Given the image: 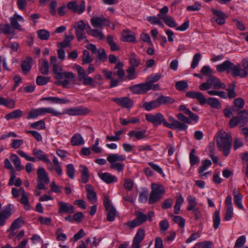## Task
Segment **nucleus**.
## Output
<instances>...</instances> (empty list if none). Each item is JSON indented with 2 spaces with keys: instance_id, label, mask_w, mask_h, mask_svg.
<instances>
[{
  "instance_id": "obj_1",
  "label": "nucleus",
  "mask_w": 248,
  "mask_h": 248,
  "mask_svg": "<svg viewBox=\"0 0 248 248\" xmlns=\"http://www.w3.org/2000/svg\"><path fill=\"white\" fill-rule=\"evenodd\" d=\"M232 138L230 133L221 131L217 139V144L219 150L223 151V154L227 156L230 151Z\"/></svg>"
},
{
  "instance_id": "obj_2",
  "label": "nucleus",
  "mask_w": 248,
  "mask_h": 248,
  "mask_svg": "<svg viewBox=\"0 0 248 248\" xmlns=\"http://www.w3.org/2000/svg\"><path fill=\"white\" fill-rule=\"evenodd\" d=\"M165 192V190L162 185L152 184L148 199L149 204H152L158 202L163 197Z\"/></svg>"
},
{
  "instance_id": "obj_3",
  "label": "nucleus",
  "mask_w": 248,
  "mask_h": 248,
  "mask_svg": "<svg viewBox=\"0 0 248 248\" xmlns=\"http://www.w3.org/2000/svg\"><path fill=\"white\" fill-rule=\"evenodd\" d=\"M237 115L236 116H233L230 120L229 126L231 128L235 127L237 125L242 127L248 123V111L247 110L243 109L239 111Z\"/></svg>"
},
{
  "instance_id": "obj_4",
  "label": "nucleus",
  "mask_w": 248,
  "mask_h": 248,
  "mask_svg": "<svg viewBox=\"0 0 248 248\" xmlns=\"http://www.w3.org/2000/svg\"><path fill=\"white\" fill-rule=\"evenodd\" d=\"M78 72V80L82 81V84L85 86H91L94 87V81L93 78L89 77L85 73V70L79 65H75L74 68Z\"/></svg>"
},
{
  "instance_id": "obj_5",
  "label": "nucleus",
  "mask_w": 248,
  "mask_h": 248,
  "mask_svg": "<svg viewBox=\"0 0 248 248\" xmlns=\"http://www.w3.org/2000/svg\"><path fill=\"white\" fill-rule=\"evenodd\" d=\"M54 78L57 79H62L63 78L72 79L74 78V74L70 72H62V68L61 66L55 65L53 66Z\"/></svg>"
},
{
  "instance_id": "obj_6",
  "label": "nucleus",
  "mask_w": 248,
  "mask_h": 248,
  "mask_svg": "<svg viewBox=\"0 0 248 248\" xmlns=\"http://www.w3.org/2000/svg\"><path fill=\"white\" fill-rule=\"evenodd\" d=\"M87 24H86L83 20H80L75 23L74 28L75 29L76 37L78 41H81L86 39L85 30H87Z\"/></svg>"
},
{
  "instance_id": "obj_7",
  "label": "nucleus",
  "mask_w": 248,
  "mask_h": 248,
  "mask_svg": "<svg viewBox=\"0 0 248 248\" xmlns=\"http://www.w3.org/2000/svg\"><path fill=\"white\" fill-rule=\"evenodd\" d=\"M169 121L170 123H169L167 122L165 119L164 120V125L168 128L176 129L177 130H186L187 128V125L185 124L180 122L179 121L175 120L173 117H170L169 118Z\"/></svg>"
},
{
  "instance_id": "obj_8",
  "label": "nucleus",
  "mask_w": 248,
  "mask_h": 248,
  "mask_svg": "<svg viewBox=\"0 0 248 248\" xmlns=\"http://www.w3.org/2000/svg\"><path fill=\"white\" fill-rule=\"evenodd\" d=\"M92 26L97 29H103V26H110V21L103 16L99 17H93L90 19Z\"/></svg>"
},
{
  "instance_id": "obj_9",
  "label": "nucleus",
  "mask_w": 248,
  "mask_h": 248,
  "mask_svg": "<svg viewBox=\"0 0 248 248\" xmlns=\"http://www.w3.org/2000/svg\"><path fill=\"white\" fill-rule=\"evenodd\" d=\"M104 205L106 210L108 211L107 220L108 221H113L115 219L117 212L107 196L104 197Z\"/></svg>"
},
{
  "instance_id": "obj_10",
  "label": "nucleus",
  "mask_w": 248,
  "mask_h": 248,
  "mask_svg": "<svg viewBox=\"0 0 248 248\" xmlns=\"http://www.w3.org/2000/svg\"><path fill=\"white\" fill-rule=\"evenodd\" d=\"M67 7L71 12L80 15L85 11V2L84 0H82L80 4L78 5L77 0H74L69 2L67 4Z\"/></svg>"
},
{
  "instance_id": "obj_11",
  "label": "nucleus",
  "mask_w": 248,
  "mask_h": 248,
  "mask_svg": "<svg viewBox=\"0 0 248 248\" xmlns=\"http://www.w3.org/2000/svg\"><path fill=\"white\" fill-rule=\"evenodd\" d=\"M146 120L153 124L155 126H157L163 124L164 125L165 118L160 113H157L155 115L146 114L145 115Z\"/></svg>"
},
{
  "instance_id": "obj_12",
  "label": "nucleus",
  "mask_w": 248,
  "mask_h": 248,
  "mask_svg": "<svg viewBox=\"0 0 248 248\" xmlns=\"http://www.w3.org/2000/svg\"><path fill=\"white\" fill-rule=\"evenodd\" d=\"M88 108L82 106L72 107L66 109L64 113L68 114L70 116H78L86 115L89 113Z\"/></svg>"
},
{
  "instance_id": "obj_13",
  "label": "nucleus",
  "mask_w": 248,
  "mask_h": 248,
  "mask_svg": "<svg viewBox=\"0 0 248 248\" xmlns=\"http://www.w3.org/2000/svg\"><path fill=\"white\" fill-rule=\"evenodd\" d=\"M118 106L126 108H131L133 106V101L128 97L114 98L112 99Z\"/></svg>"
},
{
  "instance_id": "obj_14",
  "label": "nucleus",
  "mask_w": 248,
  "mask_h": 248,
  "mask_svg": "<svg viewBox=\"0 0 248 248\" xmlns=\"http://www.w3.org/2000/svg\"><path fill=\"white\" fill-rule=\"evenodd\" d=\"M211 11L216 17H213L211 19L212 22H216L219 25H222L225 23V18L227 15L221 10L212 9Z\"/></svg>"
},
{
  "instance_id": "obj_15",
  "label": "nucleus",
  "mask_w": 248,
  "mask_h": 248,
  "mask_svg": "<svg viewBox=\"0 0 248 248\" xmlns=\"http://www.w3.org/2000/svg\"><path fill=\"white\" fill-rule=\"evenodd\" d=\"M13 205L9 204L4 207L3 210L0 212V226L5 224V221L12 215V209Z\"/></svg>"
},
{
  "instance_id": "obj_16",
  "label": "nucleus",
  "mask_w": 248,
  "mask_h": 248,
  "mask_svg": "<svg viewBox=\"0 0 248 248\" xmlns=\"http://www.w3.org/2000/svg\"><path fill=\"white\" fill-rule=\"evenodd\" d=\"M145 236V231L143 229H138L133 239L132 248H140V243L143 240Z\"/></svg>"
},
{
  "instance_id": "obj_17",
  "label": "nucleus",
  "mask_w": 248,
  "mask_h": 248,
  "mask_svg": "<svg viewBox=\"0 0 248 248\" xmlns=\"http://www.w3.org/2000/svg\"><path fill=\"white\" fill-rule=\"evenodd\" d=\"M58 204L59 206V214H61L66 213L70 214L74 212V206L69 203L59 201L58 202Z\"/></svg>"
},
{
  "instance_id": "obj_18",
  "label": "nucleus",
  "mask_w": 248,
  "mask_h": 248,
  "mask_svg": "<svg viewBox=\"0 0 248 248\" xmlns=\"http://www.w3.org/2000/svg\"><path fill=\"white\" fill-rule=\"evenodd\" d=\"M231 73L234 78L239 77L241 78H244L248 75V72L243 68L242 69L239 64L236 65L233 64Z\"/></svg>"
},
{
  "instance_id": "obj_19",
  "label": "nucleus",
  "mask_w": 248,
  "mask_h": 248,
  "mask_svg": "<svg viewBox=\"0 0 248 248\" xmlns=\"http://www.w3.org/2000/svg\"><path fill=\"white\" fill-rule=\"evenodd\" d=\"M186 96L188 98L196 99L201 105H204L206 103V99L201 92L188 91L186 94Z\"/></svg>"
},
{
  "instance_id": "obj_20",
  "label": "nucleus",
  "mask_w": 248,
  "mask_h": 248,
  "mask_svg": "<svg viewBox=\"0 0 248 248\" xmlns=\"http://www.w3.org/2000/svg\"><path fill=\"white\" fill-rule=\"evenodd\" d=\"M102 30V29L97 28L93 29L91 28L90 25L87 24V33L89 35H91L100 40H103L105 38Z\"/></svg>"
},
{
  "instance_id": "obj_21",
  "label": "nucleus",
  "mask_w": 248,
  "mask_h": 248,
  "mask_svg": "<svg viewBox=\"0 0 248 248\" xmlns=\"http://www.w3.org/2000/svg\"><path fill=\"white\" fill-rule=\"evenodd\" d=\"M98 175L102 180L108 184L116 183L118 181V178L116 176L108 172H100L98 173Z\"/></svg>"
},
{
  "instance_id": "obj_22",
  "label": "nucleus",
  "mask_w": 248,
  "mask_h": 248,
  "mask_svg": "<svg viewBox=\"0 0 248 248\" xmlns=\"http://www.w3.org/2000/svg\"><path fill=\"white\" fill-rule=\"evenodd\" d=\"M208 78L211 87H212L215 89H225V84L222 83L219 78H216L214 76H210Z\"/></svg>"
},
{
  "instance_id": "obj_23",
  "label": "nucleus",
  "mask_w": 248,
  "mask_h": 248,
  "mask_svg": "<svg viewBox=\"0 0 248 248\" xmlns=\"http://www.w3.org/2000/svg\"><path fill=\"white\" fill-rule=\"evenodd\" d=\"M233 63L229 60H226L221 64L217 66V70L218 72L226 71L227 73H231Z\"/></svg>"
},
{
  "instance_id": "obj_24",
  "label": "nucleus",
  "mask_w": 248,
  "mask_h": 248,
  "mask_svg": "<svg viewBox=\"0 0 248 248\" xmlns=\"http://www.w3.org/2000/svg\"><path fill=\"white\" fill-rule=\"evenodd\" d=\"M85 187L88 200L92 203H94L97 201V196L96 193L93 190V187L90 184H87Z\"/></svg>"
},
{
  "instance_id": "obj_25",
  "label": "nucleus",
  "mask_w": 248,
  "mask_h": 248,
  "mask_svg": "<svg viewBox=\"0 0 248 248\" xmlns=\"http://www.w3.org/2000/svg\"><path fill=\"white\" fill-rule=\"evenodd\" d=\"M37 182H43L46 184H48L50 180L46 173L45 169L43 167H39L37 170Z\"/></svg>"
},
{
  "instance_id": "obj_26",
  "label": "nucleus",
  "mask_w": 248,
  "mask_h": 248,
  "mask_svg": "<svg viewBox=\"0 0 248 248\" xmlns=\"http://www.w3.org/2000/svg\"><path fill=\"white\" fill-rule=\"evenodd\" d=\"M146 83L135 85L129 88L130 91L135 94H141L147 92Z\"/></svg>"
},
{
  "instance_id": "obj_27",
  "label": "nucleus",
  "mask_w": 248,
  "mask_h": 248,
  "mask_svg": "<svg viewBox=\"0 0 248 248\" xmlns=\"http://www.w3.org/2000/svg\"><path fill=\"white\" fill-rule=\"evenodd\" d=\"M126 159V156L123 155L113 154L109 155L107 157V161L110 163H117V161H123Z\"/></svg>"
},
{
  "instance_id": "obj_28",
  "label": "nucleus",
  "mask_w": 248,
  "mask_h": 248,
  "mask_svg": "<svg viewBox=\"0 0 248 248\" xmlns=\"http://www.w3.org/2000/svg\"><path fill=\"white\" fill-rule=\"evenodd\" d=\"M79 168V171L81 173V182L82 183L86 184L89 179V170L86 166L83 165L80 166Z\"/></svg>"
},
{
  "instance_id": "obj_29",
  "label": "nucleus",
  "mask_w": 248,
  "mask_h": 248,
  "mask_svg": "<svg viewBox=\"0 0 248 248\" xmlns=\"http://www.w3.org/2000/svg\"><path fill=\"white\" fill-rule=\"evenodd\" d=\"M32 60V58L29 57L22 62L21 67L25 74H27L31 69Z\"/></svg>"
},
{
  "instance_id": "obj_30",
  "label": "nucleus",
  "mask_w": 248,
  "mask_h": 248,
  "mask_svg": "<svg viewBox=\"0 0 248 248\" xmlns=\"http://www.w3.org/2000/svg\"><path fill=\"white\" fill-rule=\"evenodd\" d=\"M10 158L17 170L20 171L24 169V167L21 165L20 158L16 155L14 154L11 155Z\"/></svg>"
},
{
  "instance_id": "obj_31",
  "label": "nucleus",
  "mask_w": 248,
  "mask_h": 248,
  "mask_svg": "<svg viewBox=\"0 0 248 248\" xmlns=\"http://www.w3.org/2000/svg\"><path fill=\"white\" fill-rule=\"evenodd\" d=\"M122 41L124 42H135L136 37L128 30L124 31L122 33Z\"/></svg>"
},
{
  "instance_id": "obj_32",
  "label": "nucleus",
  "mask_w": 248,
  "mask_h": 248,
  "mask_svg": "<svg viewBox=\"0 0 248 248\" xmlns=\"http://www.w3.org/2000/svg\"><path fill=\"white\" fill-rule=\"evenodd\" d=\"M71 143L73 146H78L84 144V141L81 135L76 134L71 138Z\"/></svg>"
},
{
  "instance_id": "obj_33",
  "label": "nucleus",
  "mask_w": 248,
  "mask_h": 248,
  "mask_svg": "<svg viewBox=\"0 0 248 248\" xmlns=\"http://www.w3.org/2000/svg\"><path fill=\"white\" fill-rule=\"evenodd\" d=\"M140 63V59L136 55L134 52H132L129 58V66L134 68L138 67Z\"/></svg>"
},
{
  "instance_id": "obj_34",
  "label": "nucleus",
  "mask_w": 248,
  "mask_h": 248,
  "mask_svg": "<svg viewBox=\"0 0 248 248\" xmlns=\"http://www.w3.org/2000/svg\"><path fill=\"white\" fill-rule=\"evenodd\" d=\"M160 106L158 100L157 98L150 102H146L143 104V107L146 110L149 111Z\"/></svg>"
},
{
  "instance_id": "obj_35",
  "label": "nucleus",
  "mask_w": 248,
  "mask_h": 248,
  "mask_svg": "<svg viewBox=\"0 0 248 248\" xmlns=\"http://www.w3.org/2000/svg\"><path fill=\"white\" fill-rule=\"evenodd\" d=\"M74 37L73 35L65 36L63 41L59 43L57 46L61 48H64L70 46V42L73 40Z\"/></svg>"
},
{
  "instance_id": "obj_36",
  "label": "nucleus",
  "mask_w": 248,
  "mask_h": 248,
  "mask_svg": "<svg viewBox=\"0 0 248 248\" xmlns=\"http://www.w3.org/2000/svg\"><path fill=\"white\" fill-rule=\"evenodd\" d=\"M234 106L232 108V110L234 111H238L242 108L245 105V101L242 98H237L233 101Z\"/></svg>"
},
{
  "instance_id": "obj_37",
  "label": "nucleus",
  "mask_w": 248,
  "mask_h": 248,
  "mask_svg": "<svg viewBox=\"0 0 248 248\" xmlns=\"http://www.w3.org/2000/svg\"><path fill=\"white\" fill-rule=\"evenodd\" d=\"M32 154L39 160L42 161L43 162L47 158L45 153L40 149L36 148L34 149L32 152Z\"/></svg>"
},
{
  "instance_id": "obj_38",
  "label": "nucleus",
  "mask_w": 248,
  "mask_h": 248,
  "mask_svg": "<svg viewBox=\"0 0 248 248\" xmlns=\"http://www.w3.org/2000/svg\"><path fill=\"white\" fill-rule=\"evenodd\" d=\"M15 101L12 99L0 96V105L12 108L15 107Z\"/></svg>"
},
{
  "instance_id": "obj_39",
  "label": "nucleus",
  "mask_w": 248,
  "mask_h": 248,
  "mask_svg": "<svg viewBox=\"0 0 248 248\" xmlns=\"http://www.w3.org/2000/svg\"><path fill=\"white\" fill-rule=\"evenodd\" d=\"M160 106L163 105L171 104L175 102V100L169 96L161 95L157 98Z\"/></svg>"
},
{
  "instance_id": "obj_40",
  "label": "nucleus",
  "mask_w": 248,
  "mask_h": 248,
  "mask_svg": "<svg viewBox=\"0 0 248 248\" xmlns=\"http://www.w3.org/2000/svg\"><path fill=\"white\" fill-rule=\"evenodd\" d=\"M187 200L188 203V206L187 207V210L188 211H191L196 209V207L197 205L196 198L194 196H189Z\"/></svg>"
},
{
  "instance_id": "obj_41",
  "label": "nucleus",
  "mask_w": 248,
  "mask_h": 248,
  "mask_svg": "<svg viewBox=\"0 0 248 248\" xmlns=\"http://www.w3.org/2000/svg\"><path fill=\"white\" fill-rule=\"evenodd\" d=\"M40 72L43 75H47L49 73V65L48 62L45 59L42 60V63L39 67Z\"/></svg>"
},
{
  "instance_id": "obj_42",
  "label": "nucleus",
  "mask_w": 248,
  "mask_h": 248,
  "mask_svg": "<svg viewBox=\"0 0 248 248\" xmlns=\"http://www.w3.org/2000/svg\"><path fill=\"white\" fill-rule=\"evenodd\" d=\"M172 220L176 223L178 224L180 227L183 228L185 225V219L180 216H174L172 214L169 215Z\"/></svg>"
},
{
  "instance_id": "obj_43",
  "label": "nucleus",
  "mask_w": 248,
  "mask_h": 248,
  "mask_svg": "<svg viewBox=\"0 0 248 248\" xmlns=\"http://www.w3.org/2000/svg\"><path fill=\"white\" fill-rule=\"evenodd\" d=\"M23 115L22 111L20 109H16L13 112L7 114L5 118L7 120L17 118L21 117Z\"/></svg>"
},
{
  "instance_id": "obj_44",
  "label": "nucleus",
  "mask_w": 248,
  "mask_h": 248,
  "mask_svg": "<svg viewBox=\"0 0 248 248\" xmlns=\"http://www.w3.org/2000/svg\"><path fill=\"white\" fill-rule=\"evenodd\" d=\"M207 102V100H206ZM208 104L212 108L219 109L221 108V105L219 100L215 98L210 97L207 100Z\"/></svg>"
},
{
  "instance_id": "obj_45",
  "label": "nucleus",
  "mask_w": 248,
  "mask_h": 248,
  "mask_svg": "<svg viewBox=\"0 0 248 248\" xmlns=\"http://www.w3.org/2000/svg\"><path fill=\"white\" fill-rule=\"evenodd\" d=\"M195 150L193 149L191 150L189 154V161L191 166H193L199 163L200 159L199 157L195 155Z\"/></svg>"
},
{
  "instance_id": "obj_46",
  "label": "nucleus",
  "mask_w": 248,
  "mask_h": 248,
  "mask_svg": "<svg viewBox=\"0 0 248 248\" xmlns=\"http://www.w3.org/2000/svg\"><path fill=\"white\" fill-rule=\"evenodd\" d=\"M213 226L214 229L218 228L220 223V214L218 211H216L213 216Z\"/></svg>"
},
{
  "instance_id": "obj_47",
  "label": "nucleus",
  "mask_w": 248,
  "mask_h": 248,
  "mask_svg": "<svg viewBox=\"0 0 248 248\" xmlns=\"http://www.w3.org/2000/svg\"><path fill=\"white\" fill-rule=\"evenodd\" d=\"M107 40L108 44L110 46V49L112 51H116L119 50V47L117 45L114 41L113 37L110 35H108L107 37Z\"/></svg>"
},
{
  "instance_id": "obj_48",
  "label": "nucleus",
  "mask_w": 248,
  "mask_h": 248,
  "mask_svg": "<svg viewBox=\"0 0 248 248\" xmlns=\"http://www.w3.org/2000/svg\"><path fill=\"white\" fill-rule=\"evenodd\" d=\"M41 115H41L40 108H38L36 109H32L28 113L27 118L28 119H35V118H37L38 116H41Z\"/></svg>"
},
{
  "instance_id": "obj_49",
  "label": "nucleus",
  "mask_w": 248,
  "mask_h": 248,
  "mask_svg": "<svg viewBox=\"0 0 248 248\" xmlns=\"http://www.w3.org/2000/svg\"><path fill=\"white\" fill-rule=\"evenodd\" d=\"M52 161L54 165V170L59 176L62 175V167L60 166L57 158L55 156L53 157Z\"/></svg>"
},
{
  "instance_id": "obj_50",
  "label": "nucleus",
  "mask_w": 248,
  "mask_h": 248,
  "mask_svg": "<svg viewBox=\"0 0 248 248\" xmlns=\"http://www.w3.org/2000/svg\"><path fill=\"white\" fill-rule=\"evenodd\" d=\"M38 38L42 40H46L49 37V32L46 30H40L37 31Z\"/></svg>"
},
{
  "instance_id": "obj_51",
  "label": "nucleus",
  "mask_w": 248,
  "mask_h": 248,
  "mask_svg": "<svg viewBox=\"0 0 248 248\" xmlns=\"http://www.w3.org/2000/svg\"><path fill=\"white\" fill-rule=\"evenodd\" d=\"M202 166L199 169V173L202 174L207 168L210 167L211 164V161L209 159H206L202 162Z\"/></svg>"
},
{
  "instance_id": "obj_52",
  "label": "nucleus",
  "mask_w": 248,
  "mask_h": 248,
  "mask_svg": "<svg viewBox=\"0 0 248 248\" xmlns=\"http://www.w3.org/2000/svg\"><path fill=\"white\" fill-rule=\"evenodd\" d=\"M50 80V78L38 76L36 78V83L38 85L43 86L46 85Z\"/></svg>"
},
{
  "instance_id": "obj_53",
  "label": "nucleus",
  "mask_w": 248,
  "mask_h": 248,
  "mask_svg": "<svg viewBox=\"0 0 248 248\" xmlns=\"http://www.w3.org/2000/svg\"><path fill=\"white\" fill-rule=\"evenodd\" d=\"M213 243L211 241H205L196 244L195 248H211Z\"/></svg>"
},
{
  "instance_id": "obj_54",
  "label": "nucleus",
  "mask_w": 248,
  "mask_h": 248,
  "mask_svg": "<svg viewBox=\"0 0 248 248\" xmlns=\"http://www.w3.org/2000/svg\"><path fill=\"white\" fill-rule=\"evenodd\" d=\"M136 219L140 225L142 224L148 219V217L145 214L140 212H137Z\"/></svg>"
},
{
  "instance_id": "obj_55",
  "label": "nucleus",
  "mask_w": 248,
  "mask_h": 248,
  "mask_svg": "<svg viewBox=\"0 0 248 248\" xmlns=\"http://www.w3.org/2000/svg\"><path fill=\"white\" fill-rule=\"evenodd\" d=\"M110 168L117 170L118 172L123 171L124 170V165L120 163H110Z\"/></svg>"
},
{
  "instance_id": "obj_56",
  "label": "nucleus",
  "mask_w": 248,
  "mask_h": 248,
  "mask_svg": "<svg viewBox=\"0 0 248 248\" xmlns=\"http://www.w3.org/2000/svg\"><path fill=\"white\" fill-rule=\"evenodd\" d=\"M136 68L129 66L128 69L126 70L127 75L126 78L129 80H132L136 78V75L135 74Z\"/></svg>"
},
{
  "instance_id": "obj_57",
  "label": "nucleus",
  "mask_w": 248,
  "mask_h": 248,
  "mask_svg": "<svg viewBox=\"0 0 248 248\" xmlns=\"http://www.w3.org/2000/svg\"><path fill=\"white\" fill-rule=\"evenodd\" d=\"M82 61L83 63H89L93 61L89 51L86 49L83 51Z\"/></svg>"
},
{
  "instance_id": "obj_58",
  "label": "nucleus",
  "mask_w": 248,
  "mask_h": 248,
  "mask_svg": "<svg viewBox=\"0 0 248 248\" xmlns=\"http://www.w3.org/2000/svg\"><path fill=\"white\" fill-rule=\"evenodd\" d=\"M66 173L68 177L73 179L75 176V169L72 164H68L66 166Z\"/></svg>"
},
{
  "instance_id": "obj_59",
  "label": "nucleus",
  "mask_w": 248,
  "mask_h": 248,
  "mask_svg": "<svg viewBox=\"0 0 248 248\" xmlns=\"http://www.w3.org/2000/svg\"><path fill=\"white\" fill-rule=\"evenodd\" d=\"M20 202L24 206V208L26 210L30 209V205L29 204L28 195L27 194L21 195L20 199Z\"/></svg>"
},
{
  "instance_id": "obj_60",
  "label": "nucleus",
  "mask_w": 248,
  "mask_h": 248,
  "mask_svg": "<svg viewBox=\"0 0 248 248\" xmlns=\"http://www.w3.org/2000/svg\"><path fill=\"white\" fill-rule=\"evenodd\" d=\"M31 127L32 128L44 129L45 128V124L44 121L40 120L31 124Z\"/></svg>"
},
{
  "instance_id": "obj_61",
  "label": "nucleus",
  "mask_w": 248,
  "mask_h": 248,
  "mask_svg": "<svg viewBox=\"0 0 248 248\" xmlns=\"http://www.w3.org/2000/svg\"><path fill=\"white\" fill-rule=\"evenodd\" d=\"M165 23L168 25L169 27L171 28H174L177 26V24L173 19V18L170 16H168L165 18V19L164 20Z\"/></svg>"
},
{
  "instance_id": "obj_62",
  "label": "nucleus",
  "mask_w": 248,
  "mask_h": 248,
  "mask_svg": "<svg viewBox=\"0 0 248 248\" xmlns=\"http://www.w3.org/2000/svg\"><path fill=\"white\" fill-rule=\"evenodd\" d=\"M234 198V203L235 205L239 209H243L244 207L242 205V200L243 198L242 195H235Z\"/></svg>"
},
{
  "instance_id": "obj_63",
  "label": "nucleus",
  "mask_w": 248,
  "mask_h": 248,
  "mask_svg": "<svg viewBox=\"0 0 248 248\" xmlns=\"http://www.w3.org/2000/svg\"><path fill=\"white\" fill-rule=\"evenodd\" d=\"M246 242V237L244 235L240 236L236 241L234 248H242Z\"/></svg>"
},
{
  "instance_id": "obj_64",
  "label": "nucleus",
  "mask_w": 248,
  "mask_h": 248,
  "mask_svg": "<svg viewBox=\"0 0 248 248\" xmlns=\"http://www.w3.org/2000/svg\"><path fill=\"white\" fill-rule=\"evenodd\" d=\"M201 58V55L200 53H196L194 55L191 65V67L192 68L194 69L197 67Z\"/></svg>"
}]
</instances>
